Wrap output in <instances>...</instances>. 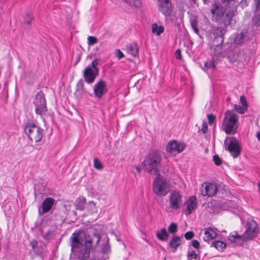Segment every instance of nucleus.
<instances>
[{
	"mask_svg": "<svg viewBox=\"0 0 260 260\" xmlns=\"http://www.w3.org/2000/svg\"><path fill=\"white\" fill-rule=\"evenodd\" d=\"M107 91V83L104 80H100L94 85V94L95 96L98 98H102Z\"/></svg>",
	"mask_w": 260,
	"mask_h": 260,
	"instance_id": "13",
	"label": "nucleus"
},
{
	"mask_svg": "<svg viewBox=\"0 0 260 260\" xmlns=\"http://www.w3.org/2000/svg\"><path fill=\"white\" fill-rule=\"evenodd\" d=\"M43 129L32 122L26 123L24 132L28 138L35 142H40L43 137Z\"/></svg>",
	"mask_w": 260,
	"mask_h": 260,
	"instance_id": "4",
	"label": "nucleus"
},
{
	"mask_svg": "<svg viewBox=\"0 0 260 260\" xmlns=\"http://www.w3.org/2000/svg\"><path fill=\"white\" fill-rule=\"evenodd\" d=\"M32 16L30 14H27L24 18V22L25 23L29 24L32 20Z\"/></svg>",
	"mask_w": 260,
	"mask_h": 260,
	"instance_id": "37",
	"label": "nucleus"
},
{
	"mask_svg": "<svg viewBox=\"0 0 260 260\" xmlns=\"http://www.w3.org/2000/svg\"><path fill=\"white\" fill-rule=\"evenodd\" d=\"M188 257L189 259H196L197 257V254L195 251H192L188 253Z\"/></svg>",
	"mask_w": 260,
	"mask_h": 260,
	"instance_id": "43",
	"label": "nucleus"
},
{
	"mask_svg": "<svg viewBox=\"0 0 260 260\" xmlns=\"http://www.w3.org/2000/svg\"><path fill=\"white\" fill-rule=\"evenodd\" d=\"M161 160V156L160 152L158 151H150L146 156L144 160L142 162V166L145 170L150 172L154 171V174H159L158 167Z\"/></svg>",
	"mask_w": 260,
	"mask_h": 260,
	"instance_id": "2",
	"label": "nucleus"
},
{
	"mask_svg": "<svg viewBox=\"0 0 260 260\" xmlns=\"http://www.w3.org/2000/svg\"><path fill=\"white\" fill-rule=\"evenodd\" d=\"M169 236L165 228L162 229L159 232H156V237L160 241H166Z\"/></svg>",
	"mask_w": 260,
	"mask_h": 260,
	"instance_id": "26",
	"label": "nucleus"
},
{
	"mask_svg": "<svg viewBox=\"0 0 260 260\" xmlns=\"http://www.w3.org/2000/svg\"><path fill=\"white\" fill-rule=\"evenodd\" d=\"M213 160L217 166H219L222 163V160L218 155H214L213 156Z\"/></svg>",
	"mask_w": 260,
	"mask_h": 260,
	"instance_id": "36",
	"label": "nucleus"
},
{
	"mask_svg": "<svg viewBox=\"0 0 260 260\" xmlns=\"http://www.w3.org/2000/svg\"><path fill=\"white\" fill-rule=\"evenodd\" d=\"M217 190V186L212 183L203 184L200 187L201 194L203 196H214L216 193Z\"/></svg>",
	"mask_w": 260,
	"mask_h": 260,
	"instance_id": "12",
	"label": "nucleus"
},
{
	"mask_svg": "<svg viewBox=\"0 0 260 260\" xmlns=\"http://www.w3.org/2000/svg\"><path fill=\"white\" fill-rule=\"evenodd\" d=\"M235 109L240 114H243L244 113L245 111L247 110V109L245 108L244 107H242L239 105H235L234 106Z\"/></svg>",
	"mask_w": 260,
	"mask_h": 260,
	"instance_id": "35",
	"label": "nucleus"
},
{
	"mask_svg": "<svg viewBox=\"0 0 260 260\" xmlns=\"http://www.w3.org/2000/svg\"><path fill=\"white\" fill-rule=\"evenodd\" d=\"M200 131H202V132L204 134H205L207 133V132L208 131V126H207V123L205 122H204V121L203 122L202 128L200 129Z\"/></svg>",
	"mask_w": 260,
	"mask_h": 260,
	"instance_id": "46",
	"label": "nucleus"
},
{
	"mask_svg": "<svg viewBox=\"0 0 260 260\" xmlns=\"http://www.w3.org/2000/svg\"><path fill=\"white\" fill-rule=\"evenodd\" d=\"M138 173H140L141 172V169L139 166H135L134 167Z\"/></svg>",
	"mask_w": 260,
	"mask_h": 260,
	"instance_id": "52",
	"label": "nucleus"
},
{
	"mask_svg": "<svg viewBox=\"0 0 260 260\" xmlns=\"http://www.w3.org/2000/svg\"><path fill=\"white\" fill-rule=\"evenodd\" d=\"M94 167L97 169H101L103 168L102 164L98 158L94 159Z\"/></svg>",
	"mask_w": 260,
	"mask_h": 260,
	"instance_id": "38",
	"label": "nucleus"
},
{
	"mask_svg": "<svg viewBox=\"0 0 260 260\" xmlns=\"http://www.w3.org/2000/svg\"><path fill=\"white\" fill-rule=\"evenodd\" d=\"M185 147L186 145L184 143L178 142L176 140H172L166 146V151L171 153L174 152L181 153Z\"/></svg>",
	"mask_w": 260,
	"mask_h": 260,
	"instance_id": "11",
	"label": "nucleus"
},
{
	"mask_svg": "<svg viewBox=\"0 0 260 260\" xmlns=\"http://www.w3.org/2000/svg\"><path fill=\"white\" fill-rule=\"evenodd\" d=\"M198 21L197 18H193L190 19V24L192 28L196 34H199V29L198 27Z\"/></svg>",
	"mask_w": 260,
	"mask_h": 260,
	"instance_id": "31",
	"label": "nucleus"
},
{
	"mask_svg": "<svg viewBox=\"0 0 260 260\" xmlns=\"http://www.w3.org/2000/svg\"><path fill=\"white\" fill-rule=\"evenodd\" d=\"M34 104L35 107V111L37 114L42 116L47 111L46 101L43 92H40L36 94Z\"/></svg>",
	"mask_w": 260,
	"mask_h": 260,
	"instance_id": "6",
	"label": "nucleus"
},
{
	"mask_svg": "<svg viewBox=\"0 0 260 260\" xmlns=\"http://www.w3.org/2000/svg\"><path fill=\"white\" fill-rule=\"evenodd\" d=\"M187 208L185 210L186 215H189L197 207V199L194 196H192L186 202Z\"/></svg>",
	"mask_w": 260,
	"mask_h": 260,
	"instance_id": "19",
	"label": "nucleus"
},
{
	"mask_svg": "<svg viewBox=\"0 0 260 260\" xmlns=\"http://www.w3.org/2000/svg\"><path fill=\"white\" fill-rule=\"evenodd\" d=\"M99 61L98 59H95L92 61L91 62V65H90L91 67V69H98L96 67L97 65L98 64Z\"/></svg>",
	"mask_w": 260,
	"mask_h": 260,
	"instance_id": "48",
	"label": "nucleus"
},
{
	"mask_svg": "<svg viewBox=\"0 0 260 260\" xmlns=\"http://www.w3.org/2000/svg\"><path fill=\"white\" fill-rule=\"evenodd\" d=\"M257 9H260V0H255Z\"/></svg>",
	"mask_w": 260,
	"mask_h": 260,
	"instance_id": "51",
	"label": "nucleus"
},
{
	"mask_svg": "<svg viewBox=\"0 0 260 260\" xmlns=\"http://www.w3.org/2000/svg\"><path fill=\"white\" fill-rule=\"evenodd\" d=\"M204 236L203 239L205 241L208 242L214 239L217 235V229L209 227L204 228Z\"/></svg>",
	"mask_w": 260,
	"mask_h": 260,
	"instance_id": "18",
	"label": "nucleus"
},
{
	"mask_svg": "<svg viewBox=\"0 0 260 260\" xmlns=\"http://www.w3.org/2000/svg\"><path fill=\"white\" fill-rule=\"evenodd\" d=\"M228 239L232 242L237 243L238 244H241L242 243L245 241L244 235H239L237 232L231 233L229 235Z\"/></svg>",
	"mask_w": 260,
	"mask_h": 260,
	"instance_id": "20",
	"label": "nucleus"
},
{
	"mask_svg": "<svg viewBox=\"0 0 260 260\" xmlns=\"http://www.w3.org/2000/svg\"><path fill=\"white\" fill-rule=\"evenodd\" d=\"M127 52L134 57H137L139 54V47L136 43L128 44L126 46Z\"/></svg>",
	"mask_w": 260,
	"mask_h": 260,
	"instance_id": "22",
	"label": "nucleus"
},
{
	"mask_svg": "<svg viewBox=\"0 0 260 260\" xmlns=\"http://www.w3.org/2000/svg\"><path fill=\"white\" fill-rule=\"evenodd\" d=\"M209 124L211 125L215 120V116L213 114H208L207 116Z\"/></svg>",
	"mask_w": 260,
	"mask_h": 260,
	"instance_id": "42",
	"label": "nucleus"
},
{
	"mask_svg": "<svg viewBox=\"0 0 260 260\" xmlns=\"http://www.w3.org/2000/svg\"><path fill=\"white\" fill-rule=\"evenodd\" d=\"M212 245L220 251H223L226 247V244L220 241H215L212 242Z\"/></svg>",
	"mask_w": 260,
	"mask_h": 260,
	"instance_id": "29",
	"label": "nucleus"
},
{
	"mask_svg": "<svg viewBox=\"0 0 260 260\" xmlns=\"http://www.w3.org/2000/svg\"><path fill=\"white\" fill-rule=\"evenodd\" d=\"M182 240L180 237L178 236H174L170 241L168 246L172 249L173 252H175L177 248L181 245Z\"/></svg>",
	"mask_w": 260,
	"mask_h": 260,
	"instance_id": "21",
	"label": "nucleus"
},
{
	"mask_svg": "<svg viewBox=\"0 0 260 260\" xmlns=\"http://www.w3.org/2000/svg\"><path fill=\"white\" fill-rule=\"evenodd\" d=\"M164 31V27L163 26L158 25L157 23H154L152 25V32L156 34L157 36H159Z\"/></svg>",
	"mask_w": 260,
	"mask_h": 260,
	"instance_id": "27",
	"label": "nucleus"
},
{
	"mask_svg": "<svg viewBox=\"0 0 260 260\" xmlns=\"http://www.w3.org/2000/svg\"><path fill=\"white\" fill-rule=\"evenodd\" d=\"M230 142L227 150L231 153L234 158L237 157L240 154L241 148L239 143L236 138H229Z\"/></svg>",
	"mask_w": 260,
	"mask_h": 260,
	"instance_id": "10",
	"label": "nucleus"
},
{
	"mask_svg": "<svg viewBox=\"0 0 260 260\" xmlns=\"http://www.w3.org/2000/svg\"><path fill=\"white\" fill-rule=\"evenodd\" d=\"M116 56L119 59H121L123 56V53L120 51V49H117L115 52Z\"/></svg>",
	"mask_w": 260,
	"mask_h": 260,
	"instance_id": "45",
	"label": "nucleus"
},
{
	"mask_svg": "<svg viewBox=\"0 0 260 260\" xmlns=\"http://www.w3.org/2000/svg\"><path fill=\"white\" fill-rule=\"evenodd\" d=\"M90 248L86 247L78 252V258L79 260H87L89 257Z\"/></svg>",
	"mask_w": 260,
	"mask_h": 260,
	"instance_id": "23",
	"label": "nucleus"
},
{
	"mask_svg": "<svg viewBox=\"0 0 260 260\" xmlns=\"http://www.w3.org/2000/svg\"><path fill=\"white\" fill-rule=\"evenodd\" d=\"M153 183V191L157 196H165L170 190L169 184L166 180L160 177V174H156Z\"/></svg>",
	"mask_w": 260,
	"mask_h": 260,
	"instance_id": "5",
	"label": "nucleus"
},
{
	"mask_svg": "<svg viewBox=\"0 0 260 260\" xmlns=\"http://www.w3.org/2000/svg\"><path fill=\"white\" fill-rule=\"evenodd\" d=\"M126 3L132 6L139 7L141 5V0H123Z\"/></svg>",
	"mask_w": 260,
	"mask_h": 260,
	"instance_id": "32",
	"label": "nucleus"
},
{
	"mask_svg": "<svg viewBox=\"0 0 260 260\" xmlns=\"http://www.w3.org/2000/svg\"><path fill=\"white\" fill-rule=\"evenodd\" d=\"M100 241V236L98 233H93L92 235H88L85 241V246L91 248L92 244L94 243L97 246Z\"/></svg>",
	"mask_w": 260,
	"mask_h": 260,
	"instance_id": "15",
	"label": "nucleus"
},
{
	"mask_svg": "<svg viewBox=\"0 0 260 260\" xmlns=\"http://www.w3.org/2000/svg\"><path fill=\"white\" fill-rule=\"evenodd\" d=\"M70 240L72 251L75 248H80L83 245L82 242L80 240V232H75L73 233Z\"/></svg>",
	"mask_w": 260,
	"mask_h": 260,
	"instance_id": "17",
	"label": "nucleus"
},
{
	"mask_svg": "<svg viewBox=\"0 0 260 260\" xmlns=\"http://www.w3.org/2000/svg\"><path fill=\"white\" fill-rule=\"evenodd\" d=\"M85 202V199L84 198L78 199L76 203V209L83 210L84 209Z\"/></svg>",
	"mask_w": 260,
	"mask_h": 260,
	"instance_id": "30",
	"label": "nucleus"
},
{
	"mask_svg": "<svg viewBox=\"0 0 260 260\" xmlns=\"http://www.w3.org/2000/svg\"><path fill=\"white\" fill-rule=\"evenodd\" d=\"M211 19L219 25L226 27L230 25L235 16L234 9L226 4L217 2L213 4L210 8Z\"/></svg>",
	"mask_w": 260,
	"mask_h": 260,
	"instance_id": "1",
	"label": "nucleus"
},
{
	"mask_svg": "<svg viewBox=\"0 0 260 260\" xmlns=\"http://www.w3.org/2000/svg\"><path fill=\"white\" fill-rule=\"evenodd\" d=\"M191 243H192V246L194 248H195L196 249H198V248H200V244L198 240H193L192 241Z\"/></svg>",
	"mask_w": 260,
	"mask_h": 260,
	"instance_id": "47",
	"label": "nucleus"
},
{
	"mask_svg": "<svg viewBox=\"0 0 260 260\" xmlns=\"http://www.w3.org/2000/svg\"><path fill=\"white\" fill-rule=\"evenodd\" d=\"M203 1L204 4H205V5L208 4L209 3V2L210 1V0H203Z\"/></svg>",
	"mask_w": 260,
	"mask_h": 260,
	"instance_id": "54",
	"label": "nucleus"
},
{
	"mask_svg": "<svg viewBox=\"0 0 260 260\" xmlns=\"http://www.w3.org/2000/svg\"><path fill=\"white\" fill-rule=\"evenodd\" d=\"M228 58L231 62L233 63L236 61L237 56L233 53H230L228 55Z\"/></svg>",
	"mask_w": 260,
	"mask_h": 260,
	"instance_id": "39",
	"label": "nucleus"
},
{
	"mask_svg": "<svg viewBox=\"0 0 260 260\" xmlns=\"http://www.w3.org/2000/svg\"><path fill=\"white\" fill-rule=\"evenodd\" d=\"M258 232V226L256 222L253 220H248L247 222V229L243 234L245 241L246 242L255 238Z\"/></svg>",
	"mask_w": 260,
	"mask_h": 260,
	"instance_id": "7",
	"label": "nucleus"
},
{
	"mask_svg": "<svg viewBox=\"0 0 260 260\" xmlns=\"http://www.w3.org/2000/svg\"><path fill=\"white\" fill-rule=\"evenodd\" d=\"M54 204V200L52 198H46L43 202L42 207V210H39V214L42 215L50 211Z\"/></svg>",
	"mask_w": 260,
	"mask_h": 260,
	"instance_id": "14",
	"label": "nucleus"
},
{
	"mask_svg": "<svg viewBox=\"0 0 260 260\" xmlns=\"http://www.w3.org/2000/svg\"><path fill=\"white\" fill-rule=\"evenodd\" d=\"M194 233L192 231H188L185 233L184 237L186 240H190L194 237Z\"/></svg>",
	"mask_w": 260,
	"mask_h": 260,
	"instance_id": "40",
	"label": "nucleus"
},
{
	"mask_svg": "<svg viewBox=\"0 0 260 260\" xmlns=\"http://www.w3.org/2000/svg\"><path fill=\"white\" fill-rule=\"evenodd\" d=\"M30 245L33 249H35L37 247V242L36 241H31L30 242Z\"/></svg>",
	"mask_w": 260,
	"mask_h": 260,
	"instance_id": "50",
	"label": "nucleus"
},
{
	"mask_svg": "<svg viewBox=\"0 0 260 260\" xmlns=\"http://www.w3.org/2000/svg\"><path fill=\"white\" fill-rule=\"evenodd\" d=\"M176 58L177 59H180L181 58V51L180 49H177L175 52Z\"/></svg>",
	"mask_w": 260,
	"mask_h": 260,
	"instance_id": "49",
	"label": "nucleus"
},
{
	"mask_svg": "<svg viewBox=\"0 0 260 260\" xmlns=\"http://www.w3.org/2000/svg\"><path fill=\"white\" fill-rule=\"evenodd\" d=\"M170 207L173 210H177L180 208L182 203V196L176 191H172L169 196Z\"/></svg>",
	"mask_w": 260,
	"mask_h": 260,
	"instance_id": "8",
	"label": "nucleus"
},
{
	"mask_svg": "<svg viewBox=\"0 0 260 260\" xmlns=\"http://www.w3.org/2000/svg\"><path fill=\"white\" fill-rule=\"evenodd\" d=\"M102 250V252L105 253H108L110 251V246L108 243H105L103 245Z\"/></svg>",
	"mask_w": 260,
	"mask_h": 260,
	"instance_id": "41",
	"label": "nucleus"
},
{
	"mask_svg": "<svg viewBox=\"0 0 260 260\" xmlns=\"http://www.w3.org/2000/svg\"><path fill=\"white\" fill-rule=\"evenodd\" d=\"M256 138L257 140L260 141V131L259 132H257L256 134Z\"/></svg>",
	"mask_w": 260,
	"mask_h": 260,
	"instance_id": "53",
	"label": "nucleus"
},
{
	"mask_svg": "<svg viewBox=\"0 0 260 260\" xmlns=\"http://www.w3.org/2000/svg\"><path fill=\"white\" fill-rule=\"evenodd\" d=\"M215 38L220 37L221 38V43L223 41V36L225 33L224 29L221 26L216 27L212 30Z\"/></svg>",
	"mask_w": 260,
	"mask_h": 260,
	"instance_id": "24",
	"label": "nucleus"
},
{
	"mask_svg": "<svg viewBox=\"0 0 260 260\" xmlns=\"http://www.w3.org/2000/svg\"><path fill=\"white\" fill-rule=\"evenodd\" d=\"M84 92V83L83 79H80L76 85L75 93L78 96H81Z\"/></svg>",
	"mask_w": 260,
	"mask_h": 260,
	"instance_id": "28",
	"label": "nucleus"
},
{
	"mask_svg": "<svg viewBox=\"0 0 260 260\" xmlns=\"http://www.w3.org/2000/svg\"><path fill=\"white\" fill-rule=\"evenodd\" d=\"M99 74V70L91 69L90 66H88L84 70L83 77L84 81L88 84L92 83Z\"/></svg>",
	"mask_w": 260,
	"mask_h": 260,
	"instance_id": "9",
	"label": "nucleus"
},
{
	"mask_svg": "<svg viewBox=\"0 0 260 260\" xmlns=\"http://www.w3.org/2000/svg\"><path fill=\"white\" fill-rule=\"evenodd\" d=\"M87 41L88 45H93L98 42L97 39L93 36H89L87 38Z\"/></svg>",
	"mask_w": 260,
	"mask_h": 260,
	"instance_id": "34",
	"label": "nucleus"
},
{
	"mask_svg": "<svg viewBox=\"0 0 260 260\" xmlns=\"http://www.w3.org/2000/svg\"><path fill=\"white\" fill-rule=\"evenodd\" d=\"M178 226L177 223L172 222L168 227V231L170 233L175 234L177 231Z\"/></svg>",
	"mask_w": 260,
	"mask_h": 260,
	"instance_id": "33",
	"label": "nucleus"
},
{
	"mask_svg": "<svg viewBox=\"0 0 260 260\" xmlns=\"http://www.w3.org/2000/svg\"><path fill=\"white\" fill-rule=\"evenodd\" d=\"M194 2H196V0H192Z\"/></svg>",
	"mask_w": 260,
	"mask_h": 260,
	"instance_id": "56",
	"label": "nucleus"
},
{
	"mask_svg": "<svg viewBox=\"0 0 260 260\" xmlns=\"http://www.w3.org/2000/svg\"><path fill=\"white\" fill-rule=\"evenodd\" d=\"M159 11L166 17L170 16L172 12V5L169 0L159 4Z\"/></svg>",
	"mask_w": 260,
	"mask_h": 260,
	"instance_id": "16",
	"label": "nucleus"
},
{
	"mask_svg": "<svg viewBox=\"0 0 260 260\" xmlns=\"http://www.w3.org/2000/svg\"><path fill=\"white\" fill-rule=\"evenodd\" d=\"M238 120V115L231 111L228 110L224 114L222 121L223 129L226 134L230 135L235 133L234 126Z\"/></svg>",
	"mask_w": 260,
	"mask_h": 260,
	"instance_id": "3",
	"label": "nucleus"
},
{
	"mask_svg": "<svg viewBox=\"0 0 260 260\" xmlns=\"http://www.w3.org/2000/svg\"><path fill=\"white\" fill-rule=\"evenodd\" d=\"M258 188H259V190L260 191V182L258 184Z\"/></svg>",
	"mask_w": 260,
	"mask_h": 260,
	"instance_id": "55",
	"label": "nucleus"
},
{
	"mask_svg": "<svg viewBox=\"0 0 260 260\" xmlns=\"http://www.w3.org/2000/svg\"><path fill=\"white\" fill-rule=\"evenodd\" d=\"M216 69V65L213 60H209L205 63L203 70L205 72H213Z\"/></svg>",
	"mask_w": 260,
	"mask_h": 260,
	"instance_id": "25",
	"label": "nucleus"
},
{
	"mask_svg": "<svg viewBox=\"0 0 260 260\" xmlns=\"http://www.w3.org/2000/svg\"><path fill=\"white\" fill-rule=\"evenodd\" d=\"M240 101L241 103V104L243 107H244L245 108H247V103L246 100V99L244 96H241L240 97Z\"/></svg>",
	"mask_w": 260,
	"mask_h": 260,
	"instance_id": "44",
	"label": "nucleus"
}]
</instances>
